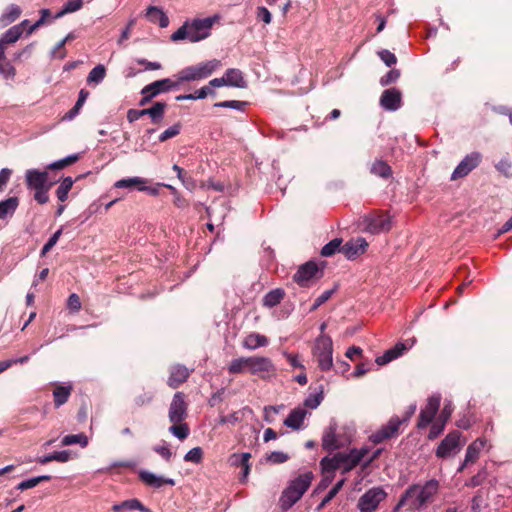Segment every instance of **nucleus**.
I'll return each instance as SVG.
<instances>
[{
  "mask_svg": "<svg viewBox=\"0 0 512 512\" xmlns=\"http://www.w3.org/2000/svg\"><path fill=\"white\" fill-rule=\"evenodd\" d=\"M106 75V69L102 64L95 66L88 74L87 82L89 84H99Z\"/></svg>",
  "mask_w": 512,
  "mask_h": 512,
  "instance_id": "nucleus-45",
  "label": "nucleus"
},
{
  "mask_svg": "<svg viewBox=\"0 0 512 512\" xmlns=\"http://www.w3.org/2000/svg\"><path fill=\"white\" fill-rule=\"evenodd\" d=\"M221 66L217 59L199 63L195 66H189L178 73L179 82H189L207 78Z\"/></svg>",
  "mask_w": 512,
  "mask_h": 512,
  "instance_id": "nucleus-7",
  "label": "nucleus"
},
{
  "mask_svg": "<svg viewBox=\"0 0 512 512\" xmlns=\"http://www.w3.org/2000/svg\"><path fill=\"white\" fill-rule=\"evenodd\" d=\"M486 445V440L482 438L476 439L474 442H472L466 450V455L464 459V465L473 464L477 461L479 458V455L482 451V449Z\"/></svg>",
  "mask_w": 512,
  "mask_h": 512,
  "instance_id": "nucleus-28",
  "label": "nucleus"
},
{
  "mask_svg": "<svg viewBox=\"0 0 512 512\" xmlns=\"http://www.w3.org/2000/svg\"><path fill=\"white\" fill-rule=\"evenodd\" d=\"M307 415L308 411L304 407L299 406L289 413L284 420V425L293 430H300L303 428V423Z\"/></svg>",
  "mask_w": 512,
  "mask_h": 512,
  "instance_id": "nucleus-25",
  "label": "nucleus"
},
{
  "mask_svg": "<svg viewBox=\"0 0 512 512\" xmlns=\"http://www.w3.org/2000/svg\"><path fill=\"white\" fill-rule=\"evenodd\" d=\"M342 240L339 238H335L326 245L323 246L321 250V255L324 257H330L334 255L337 251H341Z\"/></svg>",
  "mask_w": 512,
  "mask_h": 512,
  "instance_id": "nucleus-48",
  "label": "nucleus"
},
{
  "mask_svg": "<svg viewBox=\"0 0 512 512\" xmlns=\"http://www.w3.org/2000/svg\"><path fill=\"white\" fill-rule=\"evenodd\" d=\"M22 34L23 29H21V25H14L0 37V75L5 79H13L16 75L15 68L5 55L7 45L16 43Z\"/></svg>",
  "mask_w": 512,
  "mask_h": 512,
  "instance_id": "nucleus-5",
  "label": "nucleus"
},
{
  "mask_svg": "<svg viewBox=\"0 0 512 512\" xmlns=\"http://www.w3.org/2000/svg\"><path fill=\"white\" fill-rule=\"evenodd\" d=\"M333 343L332 339L325 334L316 338L313 347V356L315 357L319 368L322 371H328L333 366Z\"/></svg>",
  "mask_w": 512,
  "mask_h": 512,
  "instance_id": "nucleus-6",
  "label": "nucleus"
},
{
  "mask_svg": "<svg viewBox=\"0 0 512 512\" xmlns=\"http://www.w3.org/2000/svg\"><path fill=\"white\" fill-rule=\"evenodd\" d=\"M52 391L53 403L55 408H60L62 405L68 402L72 392L73 385L71 383H55Z\"/></svg>",
  "mask_w": 512,
  "mask_h": 512,
  "instance_id": "nucleus-24",
  "label": "nucleus"
},
{
  "mask_svg": "<svg viewBox=\"0 0 512 512\" xmlns=\"http://www.w3.org/2000/svg\"><path fill=\"white\" fill-rule=\"evenodd\" d=\"M341 462V456L339 453L335 454L333 457H325L321 460V466L325 471H335L336 469H343Z\"/></svg>",
  "mask_w": 512,
  "mask_h": 512,
  "instance_id": "nucleus-43",
  "label": "nucleus"
},
{
  "mask_svg": "<svg viewBox=\"0 0 512 512\" xmlns=\"http://www.w3.org/2000/svg\"><path fill=\"white\" fill-rule=\"evenodd\" d=\"M63 229H58L47 241L41 250V256H45L57 243L60 236L62 235Z\"/></svg>",
  "mask_w": 512,
  "mask_h": 512,
  "instance_id": "nucleus-55",
  "label": "nucleus"
},
{
  "mask_svg": "<svg viewBox=\"0 0 512 512\" xmlns=\"http://www.w3.org/2000/svg\"><path fill=\"white\" fill-rule=\"evenodd\" d=\"M249 364V373L258 375L261 378H266L276 371L274 364L268 357L251 356L249 357Z\"/></svg>",
  "mask_w": 512,
  "mask_h": 512,
  "instance_id": "nucleus-13",
  "label": "nucleus"
},
{
  "mask_svg": "<svg viewBox=\"0 0 512 512\" xmlns=\"http://www.w3.org/2000/svg\"><path fill=\"white\" fill-rule=\"evenodd\" d=\"M88 96L89 92L85 89H81L77 102L75 103L74 107L65 114L64 119L72 120L79 113Z\"/></svg>",
  "mask_w": 512,
  "mask_h": 512,
  "instance_id": "nucleus-40",
  "label": "nucleus"
},
{
  "mask_svg": "<svg viewBox=\"0 0 512 512\" xmlns=\"http://www.w3.org/2000/svg\"><path fill=\"white\" fill-rule=\"evenodd\" d=\"M166 106L164 102H156L151 107L142 109L140 114L148 115L152 123L159 124L164 118Z\"/></svg>",
  "mask_w": 512,
  "mask_h": 512,
  "instance_id": "nucleus-30",
  "label": "nucleus"
},
{
  "mask_svg": "<svg viewBox=\"0 0 512 512\" xmlns=\"http://www.w3.org/2000/svg\"><path fill=\"white\" fill-rule=\"evenodd\" d=\"M367 452H368V450L365 448L352 449L349 452H340L339 456H341L343 470L344 471L352 470L355 466H357L362 461V459L364 458V456L366 455Z\"/></svg>",
  "mask_w": 512,
  "mask_h": 512,
  "instance_id": "nucleus-21",
  "label": "nucleus"
},
{
  "mask_svg": "<svg viewBox=\"0 0 512 512\" xmlns=\"http://www.w3.org/2000/svg\"><path fill=\"white\" fill-rule=\"evenodd\" d=\"M322 447L326 450H334L339 447L337 438H336V426L330 425L323 434L322 437Z\"/></svg>",
  "mask_w": 512,
  "mask_h": 512,
  "instance_id": "nucleus-36",
  "label": "nucleus"
},
{
  "mask_svg": "<svg viewBox=\"0 0 512 512\" xmlns=\"http://www.w3.org/2000/svg\"><path fill=\"white\" fill-rule=\"evenodd\" d=\"M21 13L22 9L18 5H9L6 11L0 16V27L4 28L15 22L21 16Z\"/></svg>",
  "mask_w": 512,
  "mask_h": 512,
  "instance_id": "nucleus-34",
  "label": "nucleus"
},
{
  "mask_svg": "<svg viewBox=\"0 0 512 512\" xmlns=\"http://www.w3.org/2000/svg\"><path fill=\"white\" fill-rule=\"evenodd\" d=\"M227 86L244 88L246 87V81L244 80L243 74L239 69L230 68L226 70L224 74Z\"/></svg>",
  "mask_w": 512,
  "mask_h": 512,
  "instance_id": "nucleus-33",
  "label": "nucleus"
},
{
  "mask_svg": "<svg viewBox=\"0 0 512 512\" xmlns=\"http://www.w3.org/2000/svg\"><path fill=\"white\" fill-rule=\"evenodd\" d=\"M365 230L372 234L387 232L391 229V219L385 214H370L364 217Z\"/></svg>",
  "mask_w": 512,
  "mask_h": 512,
  "instance_id": "nucleus-12",
  "label": "nucleus"
},
{
  "mask_svg": "<svg viewBox=\"0 0 512 512\" xmlns=\"http://www.w3.org/2000/svg\"><path fill=\"white\" fill-rule=\"evenodd\" d=\"M178 86L177 83L172 82L171 79L165 78L161 80L154 81L148 85H146L142 90V99L140 100V105H145L152 98L156 97L161 93L168 92L173 88Z\"/></svg>",
  "mask_w": 512,
  "mask_h": 512,
  "instance_id": "nucleus-9",
  "label": "nucleus"
},
{
  "mask_svg": "<svg viewBox=\"0 0 512 512\" xmlns=\"http://www.w3.org/2000/svg\"><path fill=\"white\" fill-rule=\"evenodd\" d=\"M79 160L78 154L69 155L63 159L47 165L46 170L28 169L25 172V184L29 190H37L46 186H53L56 181H49L48 170H61Z\"/></svg>",
  "mask_w": 512,
  "mask_h": 512,
  "instance_id": "nucleus-3",
  "label": "nucleus"
},
{
  "mask_svg": "<svg viewBox=\"0 0 512 512\" xmlns=\"http://www.w3.org/2000/svg\"><path fill=\"white\" fill-rule=\"evenodd\" d=\"M323 400V392L319 391L316 393L310 394L303 403V407L310 408V409H316Z\"/></svg>",
  "mask_w": 512,
  "mask_h": 512,
  "instance_id": "nucleus-50",
  "label": "nucleus"
},
{
  "mask_svg": "<svg viewBox=\"0 0 512 512\" xmlns=\"http://www.w3.org/2000/svg\"><path fill=\"white\" fill-rule=\"evenodd\" d=\"M135 187L137 190L146 192L149 195L156 196L159 194L160 183L150 185V181L145 178L130 177V188Z\"/></svg>",
  "mask_w": 512,
  "mask_h": 512,
  "instance_id": "nucleus-29",
  "label": "nucleus"
},
{
  "mask_svg": "<svg viewBox=\"0 0 512 512\" xmlns=\"http://www.w3.org/2000/svg\"><path fill=\"white\" fill-rule=\"evenodd\" d=\"M312 480L313 473L310 471L300 474L295 479L291 480L280 497L279 503L281 509L288 510L298 502L310 487Z\"/></svg>",
  "mask_w": 512,
  "mask_h": 512,
  "instance_id": "nucleus-4",
  "label": "nucleus"
},
{
  "mask_svg": "<svg viewBox=\"0 0 512 512\" xmlns=\"http://www.w3.org/2000/svg\"><path fill=\"white\" fill-rule=\"evenodd\" d=\"M438 489L439 483L433 479L425 483L411 485L400 498L395 511L402 506H408L411 510L421 509L433 500Z\"/></svg>",
  "mask_w": 512,
  "mask_h": 512,
  "instance_id": "nucleus-2",
  "label": "nucleus"
},
{
  "mask_svg": "<svg viewBox=\"0 0 512 512\" xmlns=\"http://www.w3.org/2000/svg\"><path fill=\"white\" fill-rule=\"evenodd\" d=\"M318 272V266L314 262H307L299 267L294 274L293 279L300 286H308L309 281L315 277Z\"/></svg>",
  "mask_w": 512,
  "mask_h": 512,
  "instance_id": "nucleus-22",
  "label": "nucleus"
},
{
  "mask_svg": "<svg viewBox=\"0 0 512 512\" xmlns=\"http://www.w3.org/2000/svg\"><path fill=\"white\" fill-rule=\"evenodd\" d=\"M402 423L403 422L399 417H392L385 426L373 433L370 439L376 444L381 443L384 440L395 436Z\"/></svg>",
  "mask_w": 512,
  "mask_h": 512,
  "instance_id": "nucleus-16",
  "label": "nucleus"
},
{
  "mask_svg": "<svg viewBox=\"0 0 512 512\" xmlns=\"http://www.w3.org/2000/svg\"><path fill=\"white\" fill-rule=\"evenodd\" d=\"M203 457V451L200 447H194L191 450H189L185 456L184 460L186 462H193V463H200Z\"/></svg>",
  "mask_w": 512,
  "mask_h": 512,
  "instance_id": "nucleus-53",
  "label": "nucleus"
},
{
  "mask_svg": "<svg viewBox=\"0 0 512 512\" xmlns=\"http://www.w3.org/2000/svg\"><path fill=\"white\" fill-rule=\"evenodd\" d=\"M79 444L82 448L88 445V437L84 433L66 435L61 440V446Z\"/></svg>",
  "mask_w": 512,
  "mask_h": 512,
  "instance_id": "nucleus-39",
  "label": "nucleus"
},
{
  "mask_svg": "<svg viewBox=\"0 0 512 512\" xmlns=\"http://www.w3.org/2000/svg\"><path fill=\"white\" fill-rule=\"evenodd\" d=\"M257 19L263 21L265 24H270L272 21V15L266 7H258L256 13Z\"/></svg>",
  "mask_w": 512,
  "mask_h": 512,
  "instance_id": "nucleus-61",
  "label": "nucleus"
},
{
  "mask_svg": "<svg viewBox=\"0 0 512 512\" xmlns=\"http://www.w3.org/2000/svg\"><path fill=\"white\" fill-rule=\"evenodd\" d=\"M73 184L74 180L71 177H66L62 180V182L56 189V196L59 201L65 202L68 199V194Z\"/></svg>",
  "mask_w": 512,
  "mask_h": 512,
  "instance_id": "nucleus-41",
  "label": "nucleus"
},
{
  "mask_svg": "<svg viewBox=\"0 0 512 512\" xmlns=\"http://www.w3.org/2000/svg\"><path fill=\"white\" fill-rule=\"evenodd\" d=\"M228 372L230 374H242L249 372L250 370V364H249V357H239L236 359H233L230 364L228 365Z\"/></svg>",
  "mask_w": 512,
  "mask_h": 512,
  "instance_id": "nucleus-37",
  "label": "nucleus"
},
{
  "mask_svg": "<svg viewBox=\"0 0 512 512\" xmlns=\"http://www.w3.org/2000/svg\"><path fill=\"white\" fill-rule=\"evenodd\" d=\"M496 168L506 176L512 175V163L508 159H501L496 165Z\"/></svg>",
  "mask_w": 512,
  "mask_h": 512,
  "instance_id": "nucleus-63",
  "label": "nucleus"
},
{
  "mask_svg": "<svg viewBox=\"0 0 512 512\" xmlns=\"http://www.w3.org/2000/svg\"><path fill=\"white\" fill-rule=\"evenodd\" d=\"M367 247V241L362 237H358L356 239H351L348 242H346L342 246L341 252L348 259H355L357 256L363 254L366 251Z\"/></svg>",
  "mask_w": 512,
  "mask_h": 512,
  "instance_id": "nucleus-20",
  "label": "nucleus"
},
{
  "mask_svg": "<svg viewBox=\"0 0 512 512\" xmlns=\"http://www.w3.org/2000/svg\"><path fill=\"white\" fill-rule=\"evenodd\" d=\"M187 408L185 395L182 392L175 393L169 406V421L173 424L183 422L187 417Z\"/></svg>",
  "mask_w": 512,
  "mask_h": 512,
  "instance_id": "nucleus-10",
  "label": "nucleus"
},
{
  "mask_svg": "<svg viewBox=\"0 0 512 512\" xmlns=\"http://www.w3.org/2000/svg\"><path fill=\"white\" fill-rule=\"evenodd\" d=\"M90 409H91V402L88 398L86 397H83L82 400H81V405L79 407V410L77 412V420L80 422V423H83L87 420L88 418V414L90 412Z\"/></svg>",
  "mask_w": 512,
  "mask_h": 512,
  "instance_id": "nucleus-51",
  "label": "nucleus"
},
{
  "mask_svg": "<svg viewBox=\"0 0 512 512\" xmlns=\"http://www.w3.org/2000/svg\"><path fill=\"white\" fill-rule=\"evenodd\" d=\"M140 480L148 487L159 489L163 485L167 484L170 486L175 485V481L172 478H166L160 475H157L148 470H140L138 472Z\"/></svg>",
  "mask_w": 512,
  "mask_h": 512,
  "instance_id": "nucleus-19",
  "label": "nucleus"
},
{
  "mask_svg": "<svg viewBox=\"0 0 512 512\" xmlns=\"http://www.w3.org/2000/svg\"><path fill=\"white\" fill-rule=\"evenodd\" d=\"M441 402V396L439 394L432 395L428 398L427 404L421 410L418 421V428H425L434 419Z\"/></svg>",
  "mask_w": 512,
  "mask_h": 512,
  "instance_id": "nucleus-15",
  "label": "nucleus"
},
{
  "mask_svg": "<svg viewBox=\"0 0 512 512\" xmlns=\"http://www.w3.org/2000/svg\"><path fill=\"white\" fill-rule=\"evenodd\" d=\"M52 186H46L41 189L34 190V199L37 203L43 205L49 201V190Z\"/></svg>",
  "mask_w": 512,
  "mask_h": 512,
  "instance_id": "nucleus-56",
  "label": "nucleus"
},
{
  "mask_svg": "<svg viewBox=\"0 0 512 512\" xmlns=\"http://www.w3.org/2000/svg\"><path fill=\"white\" fill-rule=\"evenodd\" d=\"M385 497L386 493L382 488H371L359 498L357 507L360 512H375Z\"/></svg>",
  "mask_w": 512,
  "mask_h": 512,
  "instance_id": "nucleus-8",
  "label": "nucleus"
},
{
  "mask_svg": "<svg viewBox=\"0 0 512 512\" xmlns=\"http://www.w3.org/2000/svg\"><path fill=\"white\" fill-rule=\"evenodd\" d=\"M400 77V71L397 69H392L386 73L383 77L380 79V84L382 86H387L391 83H394L398 80Z\"/></svg>",
  "mask_w": 512,
  "mask_h": 512,
  "instance_id": "nucleus-57",
  "label": "nucleus"
},
{
  "mask_svg": "<svg viewBox=\"0 0 512 512\" xmlns=\"http://www.w3.org/2000/svg\"><path fill=\"white\" fill-rule=\"evenodd\" d=\"M481 161V154L472 152L464 157V159L454 169L451 180H457L467 176L473 169H475Z\"/></svg>",
  "mask_w": 512,
  "mask_h": 512,
  "instance_id": "nucleus-14",
  "label": "nucleus"
},
{
  "mask_svg": "<svg viewBox=\"0 0 512 512\" xmlns=\"http://www.w3.org/2000/svg\"><path fill=\"white\" fill-rule=\"evenodd\" d=\"M82 6H83V0H68V2L62 8V10H60L56 14L55 18H59V17L64 16L65 14L78 11L79 9L82 8Z\"/></svg>",
  "mask_w": 512,
  "mask_h": 512,
  "instance_id": "nucleus-49",
  "label": "nucleus"
},
{
  "mask_svg": "<svg viewBox=\"0 0 512 512\" xmlns=\"http://www.w3.org/2000/svg\"><path fill=\"white\" fill-rule=\"evenodd\" d=\"M215 92L211 90L208 86H204L201 89L197 90L194 94H185V95H178L176 97L177 101H184V100H197V99H204L209 94H214Z\"/></svg>",
  "mask_w": 512,
  "mask_h": 512,
  "instance_id": "nucleus-44",
  "label": "nucleus"
},
{
  "mask_svg": "<svg viewBox=\"0 0 512 512\" xmlns=\"http://www.w3.org/2000/svg\"><path fill=\"white\" fill-rule=\"evenodd\" d=\"M169 432L179 440H184L188 437L190 430L186 423L180 422L169 427Z\"/></svg>",
  "mask_w": 512,
  "mask_h": 512,
  "instance_id": "nucleus-47",
  "label": "nucleus"
},
{
  "mask_svg": "<svg viewBox=\"0 0 512 512\" xmlns=\"http://www.w3.org/2000/svg\"><path fill=\"white\" fill-rule=\"evenodd\" d=\"M19 206V198L9 197L6 200L0 201V219H5L12 216Z\"/></svg>",
  "mask_w": 512,
  "mask_h": 512,
  "instance_id": "nucleus-35",
  "label": "nucleus"
},
{
  "mask_svg": "<svg viewBox=\"0 0 512 512\" xmlns=\"http://www.w3.org/2000/svg\"><path fill=\"white\" fill-rule=\"evenodd\" d=\"M285 292L283 289L277 288L268 292L263 298V305L272 308L278 305L284 298Z\"/></svg>",
  "mask_w": 512,
  "mask_h": 512,
  "instance_id": "nucleus-38",
  "label": "nucleus"
},
{
  "mask_svg": "<svg viewBox=\"0 0 512 512\" xmlns=\"http://www.w3.org/2000/svg\"><path fill=\"white\" fill-rule=\"evenodd\" d=\"M380 105L388 111H395L401 107V92L395 88L385 90L380 98Z\"/></svg>",
  "mask_w": 512,
  "mask_h": 512,
  "instance_id": "nucleus-23",
  "label": "nucleus"
},
{
  "mask_svg": "<svg viewBox=\"0 0 512 512\" xmlns=\"http://www.w3.org/2000/svg\"><path fill=\"white\" fill-rule=\"evenodd\" d=\"M402 423L403 422L399 417H392L385 426L373 433L370 439L376 444L381 443L384 440L395 436Z\"/></svg>",
  "mask_w": 512,
  "mask_h": 512,
  "instance_id": "nucleus-18",
  "label": "nucleus"
},
{
  "mask_svg": "<svg viewBox=\"0 0 512 512\" xmlns=\"http://www.w3.org/2000/svg\"><path fill=\"white\" fill-rule=\"evenodd\" d=\"M371 173L382 178H388L391 176L392 170L385 161L377 160L371 166Z\"/></svg>",
  "mask_w": 512,
  "mask_h": 512,
  "instance_id": "nucleus-42",
  "label": "nucleus"
},
{
  "mask_svg": "<svg viewBox=\"0 0 512 512\" xmlns=\"http://www.w3.org/2000/svg\"><path fill=\"white\" fill-rule=\"evenodd\" d=\"M189 370L183 365H174L170 368V376L167 384L172 388H177L180 384L185 382L189 377Z\"/></svg>",
  "mask_w": 512,
  "mask_h": 512,
  "instance_id": "nucleus-26",
  "label": "nucleus"
},
{
  "mask_svg": "<svg viewBox=\"0 0 512 512\" xmlns=\"http://www.w3.org/2000/svg\"><path fill=\"white\" fill-rule=\"evenodd\" d=\"M461 433L453 431L449 433L439 444L436 450V456L439 458H445L452 453H456L462 447Z\"/></svg>",
  "mask_w": 512,
  "mask_h": 512,
  "instance_id": "nucleus-11",
  "label": "nucleus"
},
{
  "mask_svg": "<svg viewBox=\"0 0 512 512\" xmlns=\"http://www.w3.org/2000/svg\"><path fill=\"white\" fill-rule=\"evenodd\" d=\"M67 305L70 310L78 312L81 309L80 297L77 294L72 293L68 297Z\"/></svg>",
  "mask_w": 512,
  "mask_h": 512,
  "instance_id": "nucleus-64",
  "label": "nucleus"
},
{
  "mask_svg": "<svg viewBox=\"0 0 512 512\" xmlns=\"http://www.w3.org/2000/svg\"><path fill=\"white\" fill-rule=\"evenodd\" d=\"M145 16L149 22L158 24L161 28H166L169 25V18L160 7L149 6L146 9Z\"/></svg>",
  "mask_w": 512,
  "mask_h": 512,
  "instance_id": "nucleus-27",
  "label": "nucleus"
},
{
  "mask_svg": "<svg viewBox=\"0 0 512 512\" xmlns=\"http://www.w3.org/2000/svg\"><path fill=\"white\" fill-rule=\"evenodd\" d=\"M486 470L485 469H481L477 475L473 476L467 483L466 485L467 486H470V487H477L479 485H481L484 481V479L486 478Z\"/></svg>",
  "mask_w": 512,
  "mask_h": 512,
  "instance_id": "nucleus-62",
  "label": "nucleus"
},
{
  "mask_svg": "<svg viewBox=\"0 0 512 512\" xmlns=\"http://www.w3.org/2000/svg\"><path fill=\"white\" fill-rule=\"evenodd\" d=\"M344 484V480H340L339 482H337L333 487L332 489L328 492V494L324 497V499L322 500V502L319 504L318 506V510H321L323 507H325L326 504H328L336 495L337 493L340 491V489L342 488Z\"/></svg>",
  "mask_w": 512,
  "mask_h": 512,
  "instance_id": "nucleus-52",
  "label": "nucleus"
},
{
  "mask_svg": "<svg viewBox=\"0 0 512 512\" xmlns=\"http://www.w3.org/2000/svg\"><path fill=\"white\" fill-rule=\"evenodd\" d=\"M51 478L52 477L50 475H42V476L34 477V478H31V479L22 481L21 483H19L17 485L16 488L18 490L24 491V490H27V489H30V488H33V487L37 486L41 482L50 481Z\"/></svg>",
  "mask_w": 512,
  "mask_h": 512,
  "instance_id": "nucleus-46",
  "label": "nucleus"
},
{
  "mask_svg": "<svg viewBox=\"0 0 512 512\" xmlns=\"http://www.w3.org/2000/svg\"><path fill=\"white\" fill-rule=\"evenodd\" d=\"M251 457L250 453L233 454L230 457V463L234 466H243L248 463Z\"/></svg>",
  "mask_w": 512,
  "mask_h": 512,
  "instance_id": "nucleus-59",
  "label": "nucleus"
},
{
  "mask_svg": "<svg viewBox=\"0 0 512 512\" xmlns=\"http://www.w3.org/2000/svg\"><path fill=\"white\" fill-rule=\"evenodd\" d=\"M220 20L221 16L219 14L187 20L171 35V40L174 42L188 40L192 43L202 41L211 35L213 26L219 23Z\"/></svg>",
  "mask_w": 512,
  "mask_h": 512,
  "instance_id": "nucleus-1",
  "label": "nucleus"
},
{
  "mask_svg": "<svg viewBox=\"0 0 512 512\" xmlns=\"http://www.w3.org/2000/svg\"><path fill=\"white\" fill-rule=\"evenodd\" d=\"M408 348L404 343H397L393 348L387 350L382 356L376 358L378 365H385L400 357Z\"/></svg>",
  "mask_w": 512,
  "mask_h": 512,
  "instance_id": "nucleus-31",
  "label": "nucleus"
},
{
  "mask_svg": "<svg viewBox=\"0 0 512 512\" xmlns=\"http://www.w3.org/2000/svg\"><path fill=\"white\" fill-rule=\"evenodd\" d=\"M245 105H246V103L243 101L229 100V101L218 102L215 104V107L232 108V109H236V110H242Z\"/></svg>",
  "mask_w": 512,
  "mask_h": 512,
  "instance_id": "nucleus-60",
  "label": "nucleus"
},
{
  "mask_svg": "<svg viewBox=\"0 0 512 512\" xmlns=\"http://www.w3.org/2000/svg\"><path fill=\"white\" fill-rule=\"evenodd\" d=\"M180 129H181L180 124H174V125L170 126L169 128H167L165 131H163L159 135V141L165 142L168 139L177 136L180 133Z\"/></svg>",
  "mask_w": 512,
  "mask_h": 512,
  "instance_id": "nucleus-54",
  "label": "nucleus"
},
{
  "mask_svg": "<svg viewBox=\"0 0 512 512\" xmlns=\"http://www.w3.org/2000/svg\"><path fill=\"white\" fill-rule=\"evenodd\" d=\"M378 56L388 67H391L397 62V58L394 53L386 49L379 51Z\"/></svg>",
  "mask_w": 512,
  "mask_h": 512,
  "instance_id": "nucleus-58",
  "label": "nucleus"
},
{
  "mask_svg": "<svg viewBox=\"0 0 512 512\" xmlns=\"http://www.w3.org/2000/svg\"><path fill=\"white\" fill-rule=\"evenodd\" d=\"M269 343L268 338L258 333H251L243 340V347L248 350H255L259 347H265Z\"/></svg>",
  "mask_w": 512,
  "mask_h": 512,
  "instance_id": "nucleus-32",
  "label": "nucleus"
},
{
  "mask_svg": "<svg viewBox=\"0 0 512 512\" xmlns=\"http://www.w3.org/2000/svg\"><path fill=\"white\" fill-rule=\"evenodd\" d=\"M402 423L403 422L399 417H392L385 426L373 433L370 439L376 444L381 443L384 440L395 436Z\"/></svg>",
  "mask_w": 512,
  "mask_h": 512,
  "instance_id": "nucleus-17",
  "label": "nucleus"
}]
</instances>
